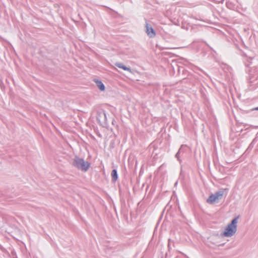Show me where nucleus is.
I'll list each match as a JSON object with an SVG mask.
<instances>
[{"label":"nucleus","instance_id":"obj_5","mask_svg":"<svg viewBox=\"0 0 258 258\" xmlns=\"http://www.w3.org/2000/svg\"><path fill=\"white\" fill-rule=\"evenodd\" d=\"M97 119L99 120V121H105L106 120L105 113L103 111L99 112L98 113Z\"/></svg>","mask_w":258,"mask_h":258},{"label":"nucleus","instance_id":"obj_1","mask_svg":"<svg viewBox=\"0 0 258 258\" xmlns=\"http://www.w3.org/2000/svg\"><path fill=\"white\" fill-rule=\"evenodd\" d=\"M238 217L233 219L231 222L225 227L222 235L226 237H231L233 236L237 231V226Z\"/></svg>","mask_w":258,"mask_h":258},{"label":"nucleus","instance_id":"obj_4","mask_svg":"<svg viewBox=\"0 0 258 258\" xmlns=\"http://www.w3.org/2000/svg\"><path fill=\"white\" fill-rule=\"evenodd\" d=\"M145 31L149 38H153L155 37V31L153 29L151 25L147 22H146L145 24Z\"/></svg>","mask_w":258,"mask_h":258},{"label":"nucleus","instance_id":"obj_7","mask_svg":"<svg viewBox=\"0 0 258 258\" xmlns=\"http://www.w3.org/2000/svg\"><path fill=\"white\" fill-rule=\"evenodd\" d=\"M111 177H112V180L113 182H115V181H116V180L118 178V176H117L116 170L113 169L112 171Z\"/></svg>","mask_w":258,"mask_h":258},{"label":"nucleus","instance_id":"obj_6","mask_svg":"<svg viewBox=\"0 0 258 258\" xmlns=\"http://www.w3.org/2000/svg\"><path fill=\"white\" fill-rule=\"evenodd\" d=\"M115 65L119 68L122 69L125 71H127L131 73H132V74L133 73V71L130 68L125 67V66H124L123 64V63H122L121 62H116L115 63Z\"/></svg>","mask_w":258,"mask_h":258},{"label":"nucleus","instance_id":"obj_2","mask_svg":"<svg viewBox=\"0 0 258 258\" xmlns=\"http://www.w3.org/2000/svg\"><path fill=\"white\" fill-rule=\"evenodd\" d=\"M226 191L227 189H222L211 195L207 200V202L211 205L219 203L224 196H226Z\"/></svg>","mask_w":258,"mask_h":258},{"label":"nucleus","instance_id":"obj_10","mask_svg":"<svg viewBox=\"0 0 258 258\" xmlns=\"http://www.w3.org/2000/svg\"><path fill=\"white\" fill-rule=\"evenodd\" d=\"M255 142H256V140H255V139H254V140L253 141V142H252V144H254Z\"/></svg>","mask_w":258,"mask_h":258},{"label":"nucleus","instance_id":"obj_8","mask_svg":"<svg viewBox=\"0 0 258 258\" xmlns=\"http://www.w3.org/2000/svg\"><path fill=\"white\" fill-rule=\"evenodd\" d=\"M95 83L96 84L97 87L101 91H104L105 90V86L103 85V84L102 83V82L97 80V81H95Z\"/></svg>","mask_w":258,"mask_h":258},{"label":"nucleus","instance_id":"obj_9","mask_svg":"<svg viewBox=\"0 0 258 258\" xmlns=\"http://www.w3.org/2000/svg\"><path fill=\"white\" fill-rule=\"evenodd\" d=\"M178 155H179V152L176 154V157L177 158H178Z\"/></svg>","mask_w":258,"mask_h":258},{"label":"nucleus","instance_id":"obj_3","mask_svg":"<svg viewBox=\"0 0 258 258\" xmlns=\"http://www.w3.org/2000/svg\"><path fill=\"white\" fill-rule=\"evenodd\" d=\"M90 165L88 162L76 156L73 159V165L82 171H87L90 167Z\"/></svg>","mask_w":258,"mask_h":258},{"label":"nucleus","instance_id":"obj_11","mask_svg":"<svg viewBox=\"0 0 258 258\" xmlns=\"http://www.w3.org/2000/svg\"><path fill=\"white\" fill-rule=\"evenodd\" d=\"M255 110H258V108H255Z\"/></svg>","mask_w":258,"mask_h":258}]
</instances>
